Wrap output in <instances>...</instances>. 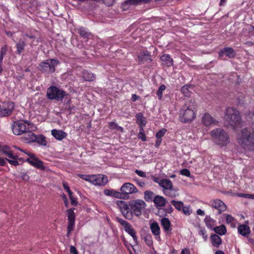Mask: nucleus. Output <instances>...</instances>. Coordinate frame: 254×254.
<instances>
[{"instance_id": "1", "label": "nucleus", "mask_w": 254, "mask_h": 254, "mask_svg": "<svg viewBox=\"0 0 254 254\" xmlns=\"http://www.w3.org/2000/svg\"><path fill=\"white\" fill-rule=\"evenodd\" d=\"M238 144L245 150H254V129L245 128L241 130L237 138Z\"/></svg>"}, {"instance_id": "2", "label": "nucleus", "mask_w": 254, "mask_h": 254, "mask_svg": "<svg viewBox=\"0 0 254 254\" xmlns=\"http://www.w3.org/2000/svg\"><path fill=\"white\" fill-rule=\"evenodd\" d=\"M225 122L227 126L233 128L240 127L242 119L239 111L233 107L227 108L225 112Z\"/></svg>"}, {"instance_id": "3", "label": "nucleus", "mask_w": 254, "mask_h": 254, "mask_svg": "<svg viewBox=\"0 0 254 254\" xmlns=\"http://www.w3.org/2000/svg\"><path fill=\"white\" fill-rule=\"evenodd\" d=\"M194 101L190 100L186 102L180 111V121L183 123L192 121L195 118Z\"/></svg>"}, {"instance_id": "4", "label": "nucleus", "mask_w": 254, "mask_h": 254, "mask_svg": "<svg viewBox=\"0 0 254 254\" xmlns=\"http://www.w3.org/2000/svg\"><path fill=\"white\" fill-rule=\"evenodd\" d=\"M13 133L19 135L23 134L27 129L35 130L36 127L27 120H19L13 122L11 126Z\"/></svg>"}, {"instance_id": "5", "label": "nucleus", "mask_w": 254, "mask_h": 254, "mask_svg": "<svg viewBox=\"0 0 254 254\" xmlns=\"http://www.w3.org/2000/svg\"><path fill=\"white\" fill-rule=\"evenodd\" d=\"M210 134L216 144L221 146H226L229 142L228 134L221 128H216L212 130Z\"/></svg>"}, {"instance_id": "6", "label": "nucleus", "mask_w": 254, "mask_h": 254, "mask_svg": "<svg viewBox=\"0 0 254 254\" xmlns=\"http://www.w3.org/2000/svg\"><path fill=\"white\" fill-rule=\"evenodd\" d=\"M68 94L64 91L61 90L55 86H51L47 91V96L49 99L55 100L57 101H62L64 97Z\"/></svg>"}, {"instance_id": "7", "label": "nucleus", "mask_w": 254, "mask_h": 254, "mask_svg": "<svg viewBox=\"0 0 254 254\" xmlns=\"http://www.w3.org/2000/svg\"><path fill=\"white\" fill-rule=\"evenodd\" d=\"M129 206L134 215L139 216L141 215L142 211L145 209L146 205L143 200L135 199L130 201Z\"/></svg>"}, {"instance_id": "8", "label": "nucleus", "mask_w": 254, "mask_h": 254, "mask_svg": "<svg viewBox=\"0 0 254 254\" xmlns=\"http://www.w3.org/2000/svg\"><path fill=\"white\" fill-rule=\"evenodd\" d=\"M59 63L58 61L54 59H48L41 63L39 65L40 70L47 73H52L55 71V65Z\"/></svg>"}, {"instance_id": "9", "label": "nucleus", "mask_w": 254, "mask_h": 254, "mask_svg": "<svg viewBox=\"0 0 254 254\" xmlns=\"http://www.w3.org/2000/svg\"><path fill=\"white\" fill-rule=\"evenodd\" d=\"M21 151L25 153L30 157L27 158L26 161L29 163L32 166L36 167V168L41 170H44L45 167L44 166L43 162L40 160L35 155L31 152H26L23 150L18 148Z\"/></svg>"}, {"instance_id": "10", "label": "nucleus", "mask_w": 254, "mask_h": 254, "mask_svg": "<svg viewBox=\"0 0 254 254\" xmlns=\"http://www.w3.org/2000/svg\"><path fill=\"white\" fill-rule=\"evenodd\" d=\"M15 108L13 102H6L0 105V118L8 117L11 114Z\"/></svg>"}, {"instance_id": "11", "label": "nucleus", "mask_w": 254, "mask_h": 254, "mask_svg": "<svg viewBox=\"0 0 254 254\" xmlns=\"http://www.w3.org/2000/svg\"><path fill=\"white\" fill-rule=\"evenodd\" d=\"M116 203L124 216L127 219L131 220L133 215L132 212L129 209V204H127L123 200H118Z\"/></svg>"}, {"instance_id": "12", "label": "nucleus", "mask_w": 254, "mask_h": 254, "mask_svg": "<svg viewBox=\"0 0 254 254\" xmlns=\"http://www.w3.org/2000/svg\"><path fill=\"white\" fill-rule=\"evenodd\" d=\"M121 196L124 195V198L128 197V194L136 193L138 191L137 188L130 183H125L120 189Z\"/></svg>"}, {"instance_id": "13", "label": "nucleus", "mask_w": 254, "mask_h": 254, "mask_svg": "<svg viewBox=\"0 0 254 254\" xmlns=\"http://www.w3.org/2000/svg\"><path fill=\"white\" fill-rule=\"evenodd\" d=\"M116 220L121 225L124 226L125 231L130 235L134 241H137L136 232L131 225L127 221L122 218L117 217L116 218Z\"/></svg>"}, {"instance_id": "14", "label": "nucleus", "mask_w": 254, "mask_h": 254, "mask_svg": "<svg viewBox=\"0 0 254 254\" xmlns=\"http://www.w3.org/2000/svg\"><path fill=\"white\" fill-rule=\"evenodd\" d=\"M73 209L70 208L66 210L68 219V225L67 227V236H68L71 232L73 230L75 225V215L73 211Z\"/></svg>"}, {"instance_id": "15", "label": "nucleus", "mask_w": 254, "mask_h": 254, "mask_svg": "<svg viewBox=\"0 0 254 254\" xmlns=\"http://www.w3.org/2000/svg\"><path fill=\"white\" fill-rule=\"evenodd\" d=\"M209 205L212 208L217 210L218 214H220L227 209L226 204L221 200L219 199L211 200Z\"/></svg>"}, {"instance_id": "16", "label": "nucleus", "mask_w": 254, "mask_h": 254, "mask_svg": "<svg viewBox=\"0 0 254 254\" xmlns=\"http://www.w3.org/2000/svg\"><path fill=\"white\" fill-rule=\"evenodd\" d=\"M32 130L27 129V131L24 133L23 139L27 142H34V140L36 139V135L32 131Z\"/></svg>"}, {"instance_id": "17", "label": "nucleus", "mask_w": 254, "mask_h": 254, "mask_svg": "<svg viewBox=\"0 0 254 254\" xmlns=\"http://www.w3.org/2000/svg\"><path fill=\"white\" fill-rule=\"evenodd\" d=\"M158 184L160 187L163 188V193L169 189H171L173 187L172 181L168 179H161L158 182Z\"/></svg>"}, {"instance_id": "18", "label": "nucleus", "mask_w": 254, "mask_h": 254, "mask_svg": "<svg viewBox=\"0 0 254 254\" xmlns=\"http://www.w3.org/2000/svg\"><path fill=\"white\" fill-rule=\"evenodd\" d=\"M138 58L139 64L150 63L151 61V56L148 52L141 53Z\"/></svg>"}, {"instance_id": "19", "label": "nucleus", "mask_w": 254, "mask_h": 254, "mask_svg": "<svg viewBox=\"0 0 254 254\" xmlns=\"http://www.w3.org/2000/svg\"><path fill=\"white\" fill-rule=\"evenodd\" d=\"M239 233L244 237H247L251 232L250 227L245 224L240 225L238 228Z\"/></svg>"}, {"instance_id": "20", "label": "nucleus", "mask_w": 254, "mask_h": 254, "mask_svg": "<svg viewBox=\"0 0 254 254\" xmlns=\"http://www.w3.org/2000/svg\"><path fill=\"white\" fill-rule=\"evenodd\" d=\"M153 201L157 207L164 206L166 203V199L160 195L155 196Z\"/></svg>"}, {"instance_id": "21", "label": "nucleus", "mask_w": 254, "mask_h": 254, "mask_svg": "<svg viewBox=\"0 0 254 254\" xmlns=\"http://www.w3.org/2000/svg\"><path fill=\"white\" fill-rule=\"evenodd\" d=\"M52 134L55 138L59 140H62L67 135L65 132L61 130H60L56 129H53L52 130Z\"/></svg>"}, {"instance_id": "22", "label": "nucleus", "mask_w": 254, "mask_h": 254, "mask_svg": "<svg viewBox=\"0 0 254 254\" xmlns=\"http://www.w3.org/2000/svg\"><path fill=\"white\" fill-rule=\"evenodd\" d=\"M202 122L205 126H209L214 124L215 121L208 114H205L202 118Z\"/></svg>"}, {"instance_id": "23", "label": "nucleus", "mask_w": 254, "mask_h": 254, "mask_svg": "<svg viewBox=\"0 0 254 254\" xmlns=\"http://www.w3.org/2000/svg\"><path fill=\"white\" fill-rule=\"evenodd\" d=\"M108 181V178L106 176L102 174L96 175V185L104 186Z\"/></svg>"}, {"instance_id": "24", "label": "nucleus", "mask_w": 254, "mask_h": 254, "mask_svg": "<svg viewBox=\"0 0 254 254\" xmlns=\"http://www.w3.org/2000/svg\"><path fill=\"white\" fill-rule=\"evenodd\" d=\"M150 229L152 234L155 236H158V238L160 240V238L159 235L160 233V229L158 223L155 222L152 223L150 225Z\"/></svg>"}, {"instance_id": "25", "label": "nucleus", "mask_w": 254, "mask_h": 254, "mask_svg": "<svg viewBox=\"0 0 254 254\" xmlns=\"http://www.w3.org/2000/svg\"><path fill=\"white\" fill-rule=\"evenodd\" d=\"M78 177L80 178L89 182L92 185H95V175H87L86 174H78Z\"/></svg>"}, {"instance_id": "26", "label": "nucleus", "mask_w": 254, "mask_h": 254, "mask_svg": "<svg viewBox=\"0 0 254 254\" xmlns=\"http://www.w3.org/2000/svg\"><path fill=\"white\" fill-rule=\"evenodd\" d=\"M161 60L163 64L168 67L173 65V61L169 55H164L161 57Z\"/></svg>"}, {"instance_id": "27", "label": "nucleus", "mask_w": 254, "mask_h": 254, "mask_svg": "<svg viewBox=\"0 0 254 254\" xmlns=\"http://www.w3.org/2000/svg\"><path fill=\"white\" fill-rule=\"evenodd\" d=\"M161 224L163 226L165 232L168 233L171 231V223L168 218L165 217L162 218L161 220Z\"/></svg>"}, {"instance_id": "28", "label": "nucleus", "mask_w": 254, "mask_h": 254, "mask_svg": "<svg viewBox=\"0 0 254 254\" xmlns=\"http://www.w3.org/2000/svg\"><path fill=\"white\" fill-rule=\"evenodd\" d=\"M211 240L213 246L217 248L222 243L221 239L216 234L211 235Z\"/></svg>"}, {"instance_id": "29", "label": "nucleus", "mask_w": 254, "mask_h": 254, "mask_svg": "<svg viewBox=\"0 0 254 254\" xmlns=\"http://www.w3.org/2000/svg\"><path fill=\"white\" fill-rule=\"evenodd\" d=\"M221 52L222 54H224L226 56L230 58L234 57L236 55L234 50L230 47L224 48Z\"/></svg>"}, {"instance_id": "30", "label": "nucleus", "mask_w": 254, "mask_h": 254, "mask_svg": "<svg viewBox=\"0 0 254 254\" xmlns=\"http://www.w3.org/2000/svg\"><path fill=\"white\" fill-rule=\"evenodd\" d=\"M136 118V123L139 126L145 127L146 124V121L143 117V114L139 113L135 115Z\"/></svg>"}, {"instance_id": "31", "label": "nucleus", "mask_w": 254, "mask_h": 254, "mask_svg": "<svg viewBox=\"0 0 254 254\" xmlns=\"http://www.w3.org/2000/svg\"><path fill=\"white\" fill-rule=\"evenodd\" d=\"M26 46L25 41L24 40L20 39L18 42L16 43V52L18 54H20L24 50Z\"/></svg>"}, {"instance_id": "32", "label": "nucleus", "mask_w": 254, "mask_h": 254, "mask_svg": "<svg viewBox=\"0 0 254 254\" xmlns=\"http://www.w3.org/2000/svg\"><path fill=\"white\" fill-rule=\"evenodd\" d=\"M164 194L170 197H175L179 194L177 190L173 188V187H172L171 189H169L168 190L164 191Z\"/></svg>"}, {"instance_id": "33", "label": "nucleus", "mask_w": 254, "mask_h": 254, "mask_svg": "<svg viewBox=\"0 0 254 254\" xmlns=\"http://www.w3.org/2000/svg\"><path fill=\"white\" fill-rule=\"evenodd\" d=\"M78 32L83 39H88L91 36L90 33L88 32L86 29L83 27H80L78 29Z\"/></svg>"}, {"instance_id": "34", "label": "nucleus", "mask_w": 254, "mask_h": 254, "mask_svg": "<svg viewBox=\"0 0 254 254\" xmlns=\"http://www.w3.org/2000/svg\"><path fill=\"white\" fill-rule=\"evenodd\" d=\"M104 192L105 194L106 195H108V196H114L115 197H118V198L121 197V193L119 192L115 191L114 190L106 189V190H104Z\"/></svg>"}, {"instance_id": "35", "label": "nucleus", "mask_w": 254, "mask_h": 254, "mask_svg": "<svg viewBox=\"0 0 254 254\" xmlns=\"http://www.w3.org/2000/svg\"><path fill=\"white\" fill-rule=\"evenodd\" d=\"M204 222L208 228H212L215 225L216 221L210 217L206 216L204 219Z\"/></svg>"}, {"instance_id": "36", "label": "nucleus", "mask_w": 254, "mask_h": 254, "mask_svg": "<svg viewBox=\"0 0 254 254\" xmlns=\"http://www.w3.org/2000/svg\"><path fill=\"white\" fill-rule=\"evenodd\" d=\"M213 230L220 235H224L227 231L226 227L223 225L214 228Z\"/></svg>"}, {"instance_id": "37", "label": "nucleus", "mask_w": 254, "mask_h": 254, "mask_svg": "<svg viewBox=\"0 0 254 254\" xmlns=\"http://www.w3.org/2000/svg\"><path fill=\"white\" fill-rule=\"evenodd\" d=\"M34 141L37 142L40 145L43 146L47 145V141L45 139V137L43 135H40L39 136L36 135V139Z\"/></svg>"}, {"instance_id": "38", "label": "nucleus", "mask_w": 254, "mask_h": 254, "mask_svg": "<svg viewBox=\"0 0 254 254\" xmlns=\"http://www.w3.org/2000/svg\"><path fill=\"white\" fill-rule=\"evenodd\" d=\"M171 202L174 205L175 208L179 211H181L184 207V203L182 201L172 200Z\"/></svg>"}, {"instance_id": "39", "label": "nucleus", "mask_w": 254, "mask_h": 254, "mask_svg": "<svg viewBox=\"0 0 254 254\" xmlns=\"http://www.w3.org/2000/svg\"><path fill=\"white\" fill-rule=\"evenodd\" d=\"M144 199L146 201H151L154 196L153 192L150 190H146L144 192Z\"/></svg>"}, {"instance_id": "40", "label": "nucleus", "mask_w": 254, "mask_h": 254, "mask_svg": "<svg viewBox=\"0 0 254 254\" xmlns=\"http://www.w3.org/2000/svg\"><path fill=\"white\" fill-rule=\"evenodd\" d=\"M190 88H191L190 86L189 85H184L181 88V92L186 96H188L190 95V94L191 92V90H190Z\"/></svg>"}, {"instance_id": "41", "label": "nucleus", "mask_w": 254, "mask_h": 254, "mask_svg": "<svg viewBox=\"0 0 254 254\" xmlns=\"http://www.w3.org/2000/svg\"><path fill=\"white\" fill-rule=\"evenodd\" d=\"M139 4L138 0H126L124 3L123 6H131V5H136Z\"/></svg>"}, {"instance_id": "42", "label": "nucleus", "mask_w": 254, "mask_h": 254, "mask_svg": "<svg viewBox=\"0 0 254 254\" xmlns=\"http://www.w3.org/2000/svg\"><path fill=\"white\" fill-rule=\"evenodd\" d=\"M144 240L146 244L149 247L152 246L153 241L150 235H147L144 237Z\"/></svg>"}, {"instance_id": "43", "label": "nucleus", "mask_w": 254, "mask_h": 254, "mask_svg": "<svg viewBox=\"0 0 254 254\" xmlns=\"http://www.w3.org/2000/svg\"><path fill=\"white\" fill-rule=\"evenodd\" d=\"M165 89H166V86L164 84L161 85L159 87V88L157 92V94L158 96L159 99H160V100L161 99L162 97V92L163 91H164L165 90Z\"/></svg>"}, {"instance_id": "44", "label": "nucleus", "mask_w": 254, "mask_h": 254, "mask_svg": "<svg viewBox=\"0 0 254 254\" xmlns=\"http://www.w3.org/2000/svg\"><path fill=\"white\" fill-rule=\"evenodd\" d=\"M109 127L111 129H117L118 130H120L121 131H123V128L122 127H119L118 126V124L114 122H111L109 124Z\"/></svg>"}, {"instance_id": "45", "label": "nucleus", "mask_w": 254, "mask_h": 254, "mask_svg": "<svg viewBox=\"0 0 254 254\" xmlns=\"http://www.w3.org/2000/svg\"><path fill=\"white\" fill-rule=\"evenodd\" d=\"M166 132V129H162L158 131L156 133V137L158 139H161V138L165 134V132Z\"/></svg>"}, {"instance_id": "46", "label": "nucleus", "mask_w": 254, "mask_h": 254, "mask_svg": "<svg viewBox=\"0 0 254 254\" xmlns=\"http://www.w3.org/2000/svg\"><path fill=\"white\" fill-rule=\"evenodd\" d=\"M184 214L187 215H189L190 214L191 210H190V206H184L182 208V210Z\"/></svg>"}, {"instance_id": "47", "label": "nucleus", "mask_w": 254, "mask_h": 254, "mask_svg": "<svg viewBox=\"0 0 254 254\" xmlns=\"http://www.w3.org/2000/svg\"><path fill=\"white\" fill-rule=\"evenodd\" d=\"M17 156L16 157V158L14 159H6V162L8 161L10 164L14 165V166H17L19 165V163L18 161L17 160Z\"/></svg>"}, {"instance_id": "48", "label": "nucleus", "mask_w": 254, "mask_h": 254, "mask_svg": "<svg viewBox=\"0 0 254 254\" xmlns=\"http://www.w3.org/2000/svg\"><path fill=\"white\" fill-rule=\"evenodd\" d=\"M199 234L202 236L204 240V241H206L207 239V235L206 234V231L203 229H201L199 230Z\"/></svg>"}, {"instance_id": "49", "label": "nucleus", "mask_w": 254, "mask_h": 254, "mask_svg": "<svg viewBox=\"0 0 254 254\" xmlns=\"http://www.w3.org/2000/svg\"><path fill=\"white\" fill-rule=\"evenodd\" d=\"M134 172L136 174H137L139 177H142V178L146 177V173L142 171L136 169L134 171Z\"/></svg>"}, {"instance_id": "50", "label": "nucleus", "mask_w": 254, "mask_h": 254, "mask_svg": "<svg viewBox=\"0 0 254 254\" xmlns=\"http://www.w3.org/2000/svg\"><path fill=\"white\" fill-rule=\"evenodd\" d=\"M180 173L184 176L189 177L190 175V172L188 169H184L180 171Z\"/></svg>"}, {"instance_id": "51", "label": "nucleus", "mask_w": 254, "mask_h": 254, "mask_svg": "<svg viewBox=\"0 0 254 254\" xmlns=\"http://www.w3.org/2000/svg\"><path fill=\"white\" fill-rule=\"evenodd\" d=\"M63 185L64 189L68 192V195L72 194V192L70 190L69 187L66 183L64 182Z\"/></svg>"}, {"instance_id": "52", "label": "nucleus", "mask_w": 254, "mask_h": 254, "mask_svg": "<svg viewBox=\"0 0 254 254\" xmlns=\"http://www.w3.org/2000/svg\"><path fill=\"white\" fill-rule=\"evenodd\" d=\"M69 198L70 199L71 204L72 205L76 206L77 204V200L75 197L72 196V194L69 195Z\"/></svg>"}, {"instance_id": "53", "label": "nucleus", "mask_w": 254, "mask_h": 254, "mask_svg": "<svg viewBox=\"0 0 254 254\" xmlns=\"http://www.w3.org/2000/svg\"><path fill=\"white\" fill-rule=\"evenodd\" d=\"M238 195L240 197H243L244 198H254V197L253 195L249 194H246V193H239Z\"/></svg>"}, {"instance_id": "54", "label": "nucleus", "mask_w": 254, "mask_h": 254, "mask_svg": "<svg viewBox=\"0 0 254 254\" xmlns=\"http://www.w3.org/2000/svg\"><path fill=\"white\" fill-rule=\"evenodd\" d=\"M226 220L227 223H230L234 220V218L230 214H227L226 215Z\"/></svg>"}, {"instance_id": "55", "label": "nucleus", "mask_w": 254, "mask_h": 254, "mask_svg": "<svg viewBox=\"0 0 254 254\" xmlns=\"http://www.w3.org/2000/svg\"><path fill=\"white\" fill-rule=\"evenodd\" d=\"M134 180L135 181V182L136 183V184L140 187L141 188H143L145 185V184L144 183V182H143V181H141L140 180H139V179H134Z\"/></svg>"}, {"instance_id": "56", "label": "nucleus", "mask_w": 254, "mask_h": 254, "mask_svg": "<svg viewBox=\"0 0 254 254\" xmlns=\"http://www.w3.org/2000/svg\"><path fill=\"white\" fill-rule=\"evenodd\" d=\"M115 0H103V2L107 6H111L113 4Z\"/></svg>"}, {"instance_id": "57", "label": "nucleus", "mask_w": 254, "mask_h": 254, "mask_svg": "<svg viewBox=\"0 0 254 254\" xmlns=\"http://www.w3.org/2000/svg\"><path fill=\"white\" fill-rule=\"evenodd\" d=\"M6 51H7V47L6 45H4L1 48L0 54V56L2 55V56H4L6 54Z\"/></svg>"}, {"instance_id": "58", "label": "nucleus", "mask_w": 254, "mask_h": 254, "mask_svg": "<svg viewBox=\"0 0 254 254\" xmlns=\"http://www.w3.org/2000/svg\"><path fill=\"white\" fill-rule=\"evenodd\" d=\"M6 155L9 159H14V158H16V156L14 155L13 152L11 150L8 151Z\"/></svg>"}, {"instance_id": "59", "label": "nucleus", "mask_w": 254, "mask_h": 254, "mask_svg": "<svg viewBox=\"0 0 254 254\" xmlns=\"http://www.w3.org/2000/svg\"><path fill=\"white\" fill-rule=\"evenodd\" d=\"M138 137L139 138L141 139L143 141H146V137L144 133H138Z\"/></svg>"}, {"instance_id": "60", "label": "nucleus", "mask_w": 254, "mask_h": 254, "mask_svg": "<svg viewBox=\"0 0 254 254\" xmlns=\"http://www.w3.org/2000/svg\"><path fill=\"white\" fill-rule=\"evenodd\" d=\"M21 177L23 180L25 181H28V180L29 179V176L26 173H23L21 174Z\"/></svg>"}, {"instance_id": "61", "label": "nucleus", "mask_w": 254, "mask_h": 254, "mask_svg": "<svg viewBox=\"0 0 254 254\" xmlns=\"http://www.w3.org/2000/svg\"><path fill=\"white\" fill-rule=\"evenodd\" d=\"M70 253L71 254H78L76 249L73 246L70 247Z\"/></svg>"}, {"instance_id": "62", "label": "nucleus", "mask_w": 254, "mask_h": 254, "mask_svg": "<svg viewBox=\"0 0 254 254\" xmlns=\"http://www.w3.org/2000/svg\"><path fill=\"white\" fill-rule=\"evenodd\" d=\"M1 151L3 154H4L6 155L8 152L10 151V150L9 149L8 147L3 146V147L1 148Z\"/></svg>"}, {"instance_id": "63", "label": "nucleus", "mask_w": 254, "mask_h": 254, "mask_svg": "<svg viewBox=\"0 0 254 254\" xmlns=\"http://www.w3.org/2000/svg\"><path fill=\"white\" fill-rule=\"evenodd\" d=\"M197 214L199 215L203 216L204 215V212L203 210L200 209H198L196 211Z\"/></svg>"}, {"instance_id": "64", "label": "nucleus", "mask_w": 254, "mask_h": 254, "mask_svg": "<svg viewBox=\"0 0 254 254\" xmlns=\"http://www.w3.org/2000/svg\"><path fill=\"white\" fill-rule=\"evenodd\" d=\"M181 254H190V252L188 249H185L182 250Z\"/></svg>"}]
</instances>
